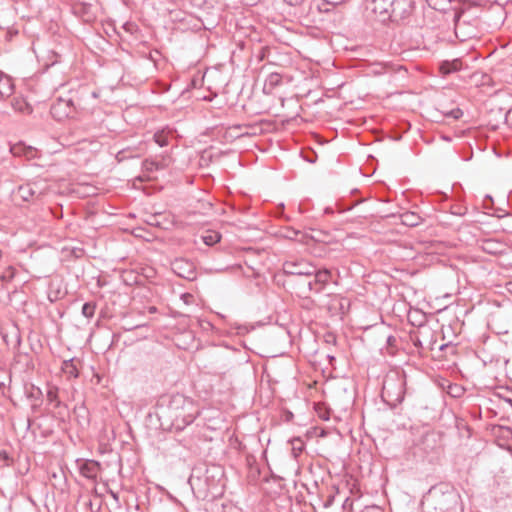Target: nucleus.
<instances>
[{
	"instance_id": "nucleus-4",
	"label": "nucleus",
	"mask_w": 512,
	"mask_h": 512,
	"mask_svg": "<svg viewBox=\"0 0 512 512\" xmlns=\"http://www.w3.org/2000/svg\"><path fill=\"white\" fill-rule=\"evenodd\" d=\"M406 391L405 375L399 372H391L386 375L381 397L390 407L394 408L404 400Z\"/></svg>"
},
{
	"instance_id": "nucleus-6",
	"label": "nucleus",
	"mask_w": 512,
	"mask_h": 512,
	"mask_svg": "<svg viewBox=\"0 0 512 512\" xmlns=\"http://www.w3.org/2000/svg\"><path fill=\"white\" fill-rule=\"evenodd\" d=\"M50 113L54 119L62 121L74 117L76 108L71 98L59 97L51 105Z\"/></svg>"
},
{
	"instance_id": "nucleus-28",
	"label": "nucleus",
	"mask_w": 512,
	"mask_h": 512,
	"mask_svg": "<svg viewBox=\"0 0 512 512\" xmlns=\"http://www.w3.org/2000/svg\"><path fill=\"white\" fill-rule=\"evenodd\" d=\"M292 450L295 454V456H297L299 453H301L303 451V442L299 439V438H295L292 440Z\"/></svg>"
},
{
	"instance_id": "nucleus-39",
	"label": "nucleus",
	"mask_w": 512,
	"mask_h": 512,
	"mask_svg": "<svg viewBox=\"0 0 512 512\" xmlns=\"http://www.w3.org/2000/svg\"><path fill=\"white\" fill-rule=\"evenodd\" d=\"M348 502H349V499L347 498L343 504L344 507H346V505H348Z\"/></svg>"
},
{
	"instance_id": "nucleus-20",
	"label": "nucleus",
	"mask_w": 512,
	"mask_h": 512,
	"mask_svg": "<svg viewBox=\"0 0 512 512\" xmlns=\"http://www.w3.org/2000/svg\"><path fill=\"white\" fill-rule=\"evenodd\" d=\"M312 276H315L316 282H318V284L325 288L326 285L329 283L332 274L331 271L328 269L317 270L315 268V273H313Z\"/></svg>"
},
{
	"instance_id": "nucleus-10",
	"label": "nucleus",
	"mask_w": 512,
	"mask_h": 512,
	"mask_svg": "<svg viewBox=\"0 0 512 512\" xmlns=\"http://www.w3.org/2000/svg\"><path fill=\"white\" fill-rule=\"evenodd\" d=\"M17 194L24 201L38 199L43 194L37 183H26L19 186Z\"/></svg>"
},
{
	"instance_id": "nucleus-24",
	"label": "nucleus",
	"mask_w": 512,
	"mask_h": 512,
	"mask_svg": "<svg viewBox=\"0 0 512 512\" xmlns=\"http://www.w3.org/2000/svg\"><path fill=\"white\" fill-rule=\"evenodd\" d=\"M498 246H499V243H497L494 240L489 239V240H485L483 242L482 248L485 252H487L489 254H495L498 252V250H497Z\"/></svg>"
},
{
	"instance_id": "nucleus-23",
	"label": "nucleus",
	"mask_w": 512,
	"mask_h": 512,
	"mask_svg": "<svg viewBox=\"0 0 512 512\" xmlns=\"http://www.w3.org/2000/svg\"><path fill=\"white\" fill-rule=\"evenodd\" d=\"M96 309V303L95 302H86L82 306V315L88 319L92 318L94 316Z\"/></svg>"
},
{
	"instance_id": "nucleus-12",
	"label": "nucleus",
	"mask_w": 512,
	"mask_h": 512,
	"mask_svg": "<svg viewBox=\"0 0 512 512\" xmlns=\"http://www.w3.org/2000/svg\"><path fill=\"white\" fill-rule=\"evenodd\" d=\"M14 93V83L10 76L0 74V97L8 98Z\"/></svg>"
},
{
	"instance_id": "nucleus-33",
	"label": "nucleus",
	"mask_w": 512,
	"mask_h": 512,
	"mask_svg": "<svg viewBox=\"0 0 512 512\" xmlns=\"http://www.w3.org/2000/svg\"><path fill=\"white\" fill-rule=\"evenodd\" d=\"M396 343H397V338L395 336L390 335L387 337V344L389 346L393 347L396 345Z\"/></svg>"
},
{
	"instance_id": "nucleus-15",
	"label": "nucleus",
	"mask_w": 512,
	"mask_h": 512,
	"mask_svg": "<svg viewBox=\"0 0 512 512\" xmlns=\"http://www.w3.org/2000/svg\"><path fill=\"white\" fill-rule=\"evenodd\" d=\"M399 218L401 223L408 227H415L422 221L421 216L418 213L412 211H405L401 213Z\"/></svg>"
},
{
	"instance_id": "nucleus-37",
	"label": "nucleus",
	"mask_w": 512,
	"mask_h": 512,
	"mask_svg": "<svg viewBox=\"0 0 512 512\" xmlns=\"http://www.w3.org/2000/svg\"><path fill=\"white\" fill-rule=\"evenodd\" d=\"M123 28L128 31V32H132L133 28H134V25L131 24V23H126Z\"/></svg>"
},
{
	"instance_id": "nucleus-26",
	"label": "nucleus",
	"mask_w": 512,
	"mask_h": 512,
	"mask_svg": "<svg viewBox=\"0 0 512 512\" xmlns=\"http://www.w3.org/2000/svg\"><path fill=\"white\" fill-rule=\"evenodd\" d=\"M154 140L160 147L168 145V137L163 132L155 133Z\"/></svg>"
},
{
	"instance_id": "nucleus-11",
	"label": "nucleus",
	"mask_w": 512,
	"mask_h": 512,
	"mask_svg": "<svg viewBox=\"0 0 512 512\" xmlns=\"http://www.w3.org/2000/svg\"><path fill=\"white\" fill-rule=\"evenodd\" d=\"M171 159L169 156H163L161 160L146 159L142 163V167L147 172L163 170L170 165Z\"/></svg>"
},
{
	"instance_id": "nucleus-2",
	"label": "nucleus",
	"mask_w": 512,
	"mask_h": 512,
	"mask_svg": "<svg viewBox=\"0 0 512 512\" xmlns=\"http://www.w3.org/2000/svg\"><path fill=\"white\" fill-rule=\"evenodd\" d=\"M223 476V469L218 465H212L205 468L204 471L201 469L194 470L189 483L194 494L205 500L221 494V489L224 486Z\"/></svg>"
},
{
	"instance_id": "nucleus-34",
	"label": "nucleus",
	"mask_w": 512,
	"mask_h": 512,
	"mask_svg": "<svg viewBox=\"0 0 512 512\" xmlns=\"http://www.w3.org/2000/svg\"><path fill=\"white\" fill-rule=\"evenodd\" d=\"M362 512H382V511L377 506H369V507H366Z\"/></svg>"
},
{
	"instance_id": "nucleus-7",
	"label": "nucleus",
	"mask_w": 512,
	"mask_h": 512,
	"mask_svg": "<svg viewBox=\"0 0 512 512\" xmlns=\"http://www.w3.org/2000/svg\"><path fill=\"white\" fill-rule=\"evenodd\" d=\"M413 10V0H393V4H391L388 11L389 21H404L412 14Z\"/></svg>"
},
{
	"instance_id": "nucleus-21",
	"label": "nucleus",
	"mask_w": 512,
	"mask_h": 512,
	"mask_svg": "<svg viewBox=\"0 0 512 512\" xmlns=\"http://www.w3.org/2000/svg\"><path fill=\"white\" fill-rule=\"evenodd\" d=\"M47 400L53 405L54 408H60L63 404L58 397V388L56 386H51L47 390Z\"/></svg>"
},
{
	"instance_id": "nucleus-30",
	"label": "nucleus",
	"mask_w": 512,
	"mask_h": 512,
	"mask_svg": "<svg viewBox=\"0 0 512 512\" xmlns=\"http://www.w3.org/2000/svg\"><path fill=\"white\" fill-rule=\"evenodd\" d=\"M181 299L185 304L190 305L191 303H193L194 297L192 294L184 293L181 295Z\"/></svg>"
},
{
	"instance_id": "nucleus-29",
	"label": "nucleus",
	"mask_w": 512,
	"mask_h": 512,
	"mask_svg": "<svg viewBox=\"0 0 512 512\" xmlns=\"http://www.w3.org/2000/svg\"><path fill=\"white\" fill-rule=\"evenodd\" d=\"M221 512H240V510L232 504H223Z\"/></svg>"
},
{
	"instance_id": "nucleus-14",
	"label": "nucleus",
	"mask_w": 512,
	"mask_h": 512,
	"mask_svg": "<svg viewBox=\"0 0 512 512\" xmlns=\"http://www.w3.org/2000/svg\"><path fill=\"white\" fill-rule=\"evenodd\" d=\"M462 69V60L455 58L453 60H445L440 64V71L443 75H448Z\"/></svg>"
},
{
	"instance_id": "nucleus-1",
	"label": "nucleus",
	"mask_w": 512,
	"mask_h": 512,
	"mask_svg": "<svg viewBox=\"0 0 512 512\" xmlns=\"http://www.w3.org/2000/svg\"><path fill=\"white\" fill-rule=\"evenodd\" d=\"M423 504L428 512H462L459 492L448 483L432 486L424 496Z\"/></svg>"
},
{
	"instance_id": "nucleus-16",
	"label": "nucleus",
	"mask_w": 512,
	"mask_h": 512,
	"mask_svg": "<svg viewBox=\"0 0 512 512\" xmlns=\"http://www.w3.org/2000/svg\"><path fill=\"white\" fill-rule=\"evenodd\" d=\"M313 279L308 280L306 283H304L303 287L300 290V294L303 295L305 298L309 297V294L311 292L314 293H321L324 288L316 282L315 276H312Z\"/></svg>"
},
{
	"instance_id": "nucleus-31",
	"label": "nucleus",
	"mask_w": 512,
	"mask_h": 512,
	"mask_svg": "<svg viewBox=\"0 0 512 512\" xmlns=\"http://www.w3.org/2000/svg\"><path fill=\"white\" fill-rule=\"evenodd\" d=\"M109 494L111 495V497L114 499L115 503H116V507L117 508H120V501H119V495L118 493L110 490L109 491Z\"/></svg>"
},
{
	"instance_id": "nucleus-9",
	"label": "nucleus",
	"mask_w": 512,
	"mask_h": 512,
	"mask_svg": "<svg viewBox=\"0 0 512 512\" xmlns=\"http://www.w3.org/2000/svg\"><path fill=\"white\" fill-rule=\"evenodd\" d=\"M171 266L173 272L179 277L189 281L196 279V268L192 261L184 258H177L171 263Z\"/></svg>"
},
{
	"instance_id": "nucleus-32",
	"label": "nucleus",
	"mask_w": 512,
	"mask_h": 512,
	"mask_svg": "<svg viewBox=\"0 0 512 512\" xmlns=\"http://www.w3.org/2000/svg\"><path fill=\"white\" fill-rule=\"evenodd\" d=\"M126 153H127V151H126V150H121V151H119V152L117 153V156H116V157H117V159H118L119 161H122V160H124L125 158L131 157L130 155H127Z\"/></svg>"
},
{
	"instance_id": "nucleus-35",
	"label": "nucleus",
	"mask_w": 512,
	"mask_h": 512,
	"mask_svg": "<svg viewBox=\"0 0 512 512\" xmlns=\"http://www.w3.org/2000/svg\"><path fill=\"white\" fill-rule=\"evenodd\" d=\"M287 4L291 6L301 5L305 0H284Z\"/></svg>"
},
{
	"instance_id": "nucleus-36",
	"label": "nucleus",
	"mask_w": 512,
	"mask_h": 512,
	"mask_svg": "<svg viewBox=\"0 0 512 512\" xmlns=\"http://www.w3.org/2000/svg\"><path fill=\"white\" fill-rule=\"evenodd\" d=\"M451 390L449 391L450 394H452L453 396H459V391L461 390L460 387L458 386H455V387H451L450 388Z\"/></svg>"
},
{
	"instance_id": "nucleus-22",
	"label": "nucleus",
	"mask_w": 512,
	"mask_h": 512,
	"mask_svg": "<svg viewBox=\"0 0 512 512\" xmlns=\"http://www.w3.org/2000/svg\"><path fill=\"white\" fill-rule=\"evenodd\" d=\"M202 240L207 246H213L221 240V235L216 231H208L202 236Z\"/></svg>"
},
{
	"instance_id": "nucleus-40",
	"label": "nucleus",
	"mask_w": 512,
	"mask_h": 512,
	"mask_svg": "<svg viewBox=\"0 0 512 512\" xmlns=\"http://www.w3.org/2000/svg\"><path fill=\"white\" fill-rule=\"evenodd\" d=\"M509 113L512 114V110Z\"/></svg>"
},
{
	"instance_id": "nucleus-3",
	"label": "nucleus",
	"mask_w": 512,
	"mask_h": 512,
	"mask_svg": "<svg viewBox=\"0 0 512 512\" xmlns=\"http://www.w3.org/2000/svg\"><path fill=\"white\" fill-rule=\"evenodd\" d=\"M169 417L172 419V426L176 430H182L194 422L198 416V409L192 399L182 394L172 395L167 406Z\"/></svg>"
},
{
	"instance_id": "nucleus-18",
	"label": "nucleus",
	"mask_w": 512,
	"mask_h": 512,
	"mask_svg": "<svg viewBox=\"0 0 512 512\" xmlns=\"http://www.w3.org/2000/svg\"><path fill=\"white\" fill-rule=\"evenodd\" d=\"M61 369L70 378H77L79 376L78 368L73 358L63 361Z\"/></svg>"
},
{
	"instance_id": "nucleus-19",
	"label": "nucleus",
	"mask_w": 512,
	"mask_h": 512,
	"mask_svg": "<svg viewBox=\"0 0 512 512\" xmlns=\"http://www.w3.org/2000/svg\"><path fill=\"white\" fill-rule=\"evenodd\" d=\"M11 106L16 112L30 113V105L22 97H14L11 101Z\"/></svg>"
},
{
	"instance_id": "nucleus-5",
	"label": "nucleus",
	"mask_w": 512,
	"mask_h": 512,
	"mask_svg": "<svg viewBox=\"0 0 512 512\" xmlns=\"http://www.w3.org/2000/svg\"><path fill=\"white\" fill-rule=\"evenodd\" d=\"M367 17L381 23L389 21L388 11L393 0H364Z\"/></svg>"
},
{
	"instance_id": "nucleus-38",
	"label": "nucleus",
	"mask_w": 512,
	"mask_h": 512,
	"mask_svg": "<svg viewBox=\"0 0 512 512\" xmlns=\"http://www.w3.org/2000/svg\"><path fill=\"white\" fill-rule=\"evenodd\" d=\"M155 311H156V307L152 306V307L149 308V312L153 313Z\"/></svg>"
},
{
	"instance_id": "nucleus-8",
	"label": "nucleus",
	"mask_w": 512,
	"mask_h": 512,
	"mask_svg": "<svg viewBox=\"0 0 512 512\" xmlns=\"http://www.w3.org/2000/svg\"><path fill=\"white\" fill-rule=\"evenodd\" d=\"M283 272L289 276L311 277L315 273V266L304 260L285 261Z\"/></svg>"
},
{
	"instance_id": "nucleus-17",
	"label": "nucleus",
	"mask_w": 512,
	"mask_h": 512,
	"mask_svg": "<svg viewBox=\"0 0 512 512\" xmlns=\"http://www.w3.org/2000/svg\"><path fill=\"white\" fill-rule=\"evenodd\" d=\"M282 83V76L279 73H270L264 83L263 91L266 94L272 93L273 89Z\"/></svg>"
},
{
	"instance_id": "nucleus-25",
	"label": "nucleus",
	"mask_w": 512,
	"mask_h": 512,
	"mask_svg": "<svg viewBox=\"0 0 512 512\" xmlns=\"http://www.w3.org/2000/svg\"><path fill=\"white\" fill-rule=\"evenodd\" d=\"M15 277V268L12 266H8L0 275V280L2 282H10Z\"/></svg>"
},
{
	"instance_id": "nucleus-27",
	"label": "nucleus",
	"mask_w": 512,
	"mask_h": 512,
	"mask_svg": "<svg viewBox=\"0 0 512 512\" xmlns=\"http://www.w3.org/2000/svg\"><path fill=\"white\" fill-rule=\"evenodd\" d=\"M443 114H444L445 117L457 120V119L462 117L463 112H462V110L460 108L457 107V108H454V109H452L450 111L443 112Z\"/></svg>"
},
{
	"instance_id": "nucleus-13",
	"label": "nucleus",
	"mask_w": 512,
	"mask_h": 512,
	"mask_svg": "<svg viewBox=\"0 0 512 512\" xmlns=\"http://www.w3.org/2000/svg\"><path fill=\"white\" fill-rule=\"evenodd\" d=\"M100 465L96 461H86L80 466V473L88 479H95L98 475Z\"/></svg>"
}]
</instances>
